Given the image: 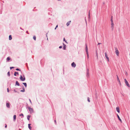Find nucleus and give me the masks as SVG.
<instances>
[{"mask_svg":"<svg viewBox=\"0 0 130 130\" xmlns=\"http://www.w3.org/2000/svg\"><path fill=\"white\" fill-rule=\"evenodd\" d=\"M30 100V102H31V101H30V100Z\"/></svg>","mask_w":130,"mask_h":130,"instance_id":"42","label":"nucleus"},{"mask_svg":"<svg viewBox=\"0 0 130 130\" xmlns=\"http://www.w3.org/2000/svg\"><path fill=\"white\" fill-rule=\"evenodd\" d=\"M59 47V48H62V46H60Z\"/></svg>","mask_w":130,"mask_h":130,"instance_id":"33","label":"nucleus"},{"mask_svg":"<svg viewBox=\"0 0 130 130\" xmlns=\"http://www.w3.org/2000/svg\"><path fill=\"white\" fill-rule=\"evenodd\" d=\"M110 21L111 23L113 22V17L112 16L111 18Z\"/></svg>","mask_w":130,"mask_h":130,"instance_id":"16","label":"nucleus"},{"mask_svg":"<svg viewBox=\"0 0 130 130\" xmlns=\"http://www.w3.org/2000/svg\"><path fill=\"white\" fill-rule=\"evenodd\" d=\"M101 44V43H98V45H99V44Z\"/></svg>","mask_w":130,"mask_h":130,"instance_id":"36","label":"nucleus"},{"mask_svg":"<svg viewBox=\"0 0 130 130\" xmlns=\"http://www.w3.org/2000/svg\"><path fill=\"white\" fill-rule=\"evenodd\" d=\"M20 116H22L23 117V116H24V115H23V114H22H22H21L20 115Z\"/></svg>","mask_w":130,"mask_h":130,"instance_id":"27","label":"nucleus"},{"mask_svg":"<svg viewBox=\"0 0 130 130\" xmlns=\"http://www.w3.org/2000/svg\"><path fill=\"white\" fill-rule=\"evenodd\" d=\"M58 27V25H57L56 26V27H55V29H56V28H57V27Z\"/></svg>","mask_w":130,"mask_h":130,"instance_id":"31","label":"nucleus"},{"mask_svg":"<svg viewBox=\"0 0 130 130\" xmlns=\"http://www.w3.org/2000/svg\"><path fill=\"white\" fill-rule=\"evenodd\" d=\"M88 101L89 102H90V100H89V98H88Z\"/></svg>","mask_w":130,"mask_h":130,"instance_id":"28","label":"nucleus"},{"mask_svg":"<svg viewBox=\"0 0 130 130\" xmlns=\"http://www.w3.org/2000/svg\"><path fill=\"white\" fill-rule=\"evenodd\" d=\"M14 92H16V91H15V90H14Z\"/></svg>","mask_w":130,"mask_h":130,"instance_id":"38","label":"nucleus"},{"mask_svg":"<svg viewBox=\"0 0 130 130\" xmlns=\"http://www.w3.org/2000/svg\"><path fill=\"white\" fill-rule=\"evenodd\" d=\"M117 80L118 81L120 84V80L119 79V77L117 75Z\"/></svg>","mask_w":130,"mask_h":130,"instance_id":"15","label":"nucleus"},{"mask_svg":"<svg viewBox=\"0 0 130 130\" xmlns=\"http://www.w3.org/2000/svg\"><path fill=\"white\" fill-rule=\"evenodd\" d=\"M7 74L9 76H10V72H8Z\"/></svg>","mask_w":130,"mask_h":130,"instance_id":"26","label":"nucleus"},{"mask_svg":"<svg viewBox=\"0 0 130 130\" xmlns=\"http://www.w3.org/2000/svg\"><path fill=\"white\" fill-rule=\"evenodd\" d=\"M96 56H97V58H98V53H96Z\"/></svg>","mask_w":130,"mask_h":130,"instance_id":"35","label":"nucleus"},{"mask_svg":"<svg viewBox=\"0 0 130 130\" xmlns=\"http://www.w3.org/2000/svg\"><path fill=\"white\" fill-rule=\"evenodd\" d=\"M7 125H6V124H5V128H6L7 127Z\"/></svg>","mask_w":130,"mask_h":130,"instance_id":"32","label":"nucleus"},{"mask_svg":"<svg viewBox=\"0 0 130 130\" xmlns=\"http://www.w3.org/2000/svg\"><path fill=\"white\" fill-rule=\"evenodd\" d=\"M71 65L72 67H75L76 66V65L75 64L74 62H73L71 64Z\"/></svg>","mask_w":130,"mask_h":130,"instance_id":"8","label":"nucleus"},{"mask_svg":"<svg viewBox=\"0 0 130 130\" xmlns=\"http://www.w3.org/2000/svg\"><path fill=\"white\" fill-rule=\"evenodd\" d=\"M10 59V58L9 57H8L6 59V60L8 61H9Z\"/></svg>","mask_w":130,"mask_h":130,"instance_id":"21","label":"nucleus"},{"mask_svg":"<svg viewBox=\"0 0 130 130\" xmlns=\"http://www.w3.org/2000/svg\"><path fill=\"white\" fill-rule=\"evenodd\" d=\"M28 108L29 110L30 113L33 112V109L32 108H31L29 107H28Z\"/></svg>","mask_w":130,"mask_h":130,"instance_id":"3","label":"nucleus"},{"mask_svg":"<svg viewBox=\"0 0 130 130\" xmlns=\"http://www.w3.org/2000/svg\"><path fill=\"white\" fill-rule=\"evenodd\" d=\"M66 45H64L63 47V49L64 50H65V49H66Z\"/></svg>","mask_w":130,"mask_h":130,"instance_id":"24","label":"nucleus"},{"mask_svg":"<svg viewBox=\"0 0 130 130\" xmlns=\"http://www.w3.org/2000/svg\"><path fill=\"white\" fill-rule=\"evenodd\" d=\"M16 118V116L15 115H14L13 116V120L14 121H15Z\"/></svg>","mask_w":130,"mask_h":130,"instance_id":"12","label":"nucleus"},{"mask_svg":"<svg viewBox=\"0 0 130 130\" xmlns=\"http://www.w3.org/2000/svg\"><path fill=\"white\" fill-rule=\"evenodd\" d=\"M13 68H14V67H11L10 68V69H11Z\"/></svg>","mask_w":130,"mask_h":130,"instance_id":"29","label":"nucleus"},{"mask_svg":"<svg viewBox=\"0 0 130 130\" xmlns=\"http://www.w3.org/2000/svg\"><path fill=\"white\" fill-rule=\"evenodd\" d=\"M124 80L125 82V83L126 85L129 88L130 87V86L127 80L126 79H124Z\"/></svg>","mask_w":130,"mask_h":130,"instance_id":"2","label":"nucleus"},{"mask_svg":"<svg viewBox=\"0 0 130 130\" xmlns=\"http://www.w3.org/2000/svg\"><path fill=\"white\" fill-rule=\"evenodd\" d=\"M31 125L30 124H28V128L30 130H31V127L30 126V125Z\"/></svg>","mask_w":130,"mask_h":130,"instance_id":"13","label":"nucleus"},{"mask_svg":"<svg viewBox=\"0 0 130 130\" xmlns=\"http://www.w3.org/2000/svg\"><path fill=\"white\" fill-rule=\"evenodd\" d=\"M16 70H17V71H18V70L20 71V70L19 69H18V68L17 69H16Z\"/></svg>","mask_w":130,"mask_h":130,"instance_id":"30","label":"nucleus"},{"mask_svg":"<svg viewBox=\"0 0 130 130\" xmlns=\"http://www.w3.org/2000/svg\"><path fill=\"white\" fill-rule=\"evenodd\" d=\"M117 116L118 117V118L119 119V120L121 122H122V120H121V119L120 118L119 116L118 115H117Z\"/></svg>","mask_w":130,"mask_h":130,"instance_id":"11","label":"nucleus"},{"mask_svg":"<svg viewBox=\"0 0 130 130\" xmlns=\"http://www.w3.org/2000/svg\"><path fill=\"white\" fill-rule=\"evenodd\" d=\"M71 22V21H69L67 23V26H68L70 25Z\"/></svg>","mask_w":130,"mask_h":130,"instance_id":"17","label":"nucleus"},{"mask_svg":"<svg viewBox=\"0 0 130 130\" xmlns=\"http://www.w3.org/2000/svg\"><path fill=\"white\" fill-rule=\"evenodd\" d=\"M17 74L18 75L19 74L18 73V72H14V76H15L16 75V74Z\"/></svg>","mask_w":130,"mask_h":130,"instance_id":"18","label":"nucleus"},{"mask_svg":"<svg viewBox=\"0 0 130 130\" xmlns=\"http://www.w3.org/2000/svg\"><path fill=\"white\" fill-rule=\"evenodd\" d=\"M111 28H112V29H113L114 27V24H113V22L111 23Z\"/></svg>","mask_w":130,"mask_h":130,"instance_id":"9","label":"nucleus"},{"mask_svg":"<svg viewBox=\"0 0 130 130\" xmlns=\"http://www.w3.org/2000/svg\"><path fill=\"white\" fill-rule=\"evenodd\" d=\"M7 92H9V89H8V88H7Z\"/></svg>","mask_w":130,"mask_h":130,"instance_id":"34","label":"nucleus"},{"mask_svg":"<svg viewBox=\"0 0 130 130\" xmlns=\"http://www.w3.org/2000/svg\"><path fill=\"white\" fill-rule=\"evenodd\" d=\"M12 39V37H11V35H9V39L10 40H11Z\"/></svg>","mask_w":130,"mask_h":130,"instance_id":"19","label":"nucleus"},{"mask_svg":"<svg viewBox=\"0 0 130 130\" xmlns=\"http://www.w3.org/2000/svg\"><path fill=\"white\" fill-rule=\"evenodd\" d=\"M86 52L87 53V57L88 59H89V55L88 54V48L87 47V44H86Z\"/></svg>","mask_w":130,"mask_h":130,"instance_id":"1","label":"nucleus"},{"mask_svg":"<svg viewBox=\"0 0 130 130\" xmlns=\"http://www.w3.org/2000/svg\"><path fill=\"white\" fill-rule=\"evenodd\" d=\"M20 79L22 81H24L25 80V78L24 76V77H22L21 75Z\"/></svg>","mask_w":130,"mask_h":130,"instance_id":"6","label":"nucleus"},{"mask_svg":"<svg viewBox=\"0 0 130 130\" xmlns=\"http://www.w3.org/2000/svg\"><path fill=\"white\" fill-rule=\"evenodd\" d=\"M10 104L9 103H6V107L8 108H10Z\"/></svg>","mask_w":130,"mask_h":130,"instance_id":"7","label":"nucleus"},{"mask_svg":"<svg viewBox=\"0 0 130 130\" xmlns=\"http://www.w3.org/2000/svg\"><path fill=\"white\" fill-rule=\"evenodd\" d=\"M58 0V1H60V0Z\"/></svg>","mask_w":130,"mask_h":130,"instance_id":"43","label":"nucleus"},{"mask_svg":"<svg viewBox=\"0 0 130 130\" xmlns=\"http://www.w3.org/2000/svg\"><path fill=\"white\" fill-rule=\"evenodd\" d=\"M30 116L28 115L27 116V118L28 120H29V118H30Z\"/></svg>","mask_w":130,"mask_h":130,"instance_id":"20","label":"nucleus"},{"mask_svg":"<svg viewBox=\"0 0 130 130\" xmlns=\"http://www.w3.org/2000/svg\"><path fill=\"white\" fill-rule=\"evenodd\" d=\"M115 51V53L117 55V56H119V51L117 48H116Z\"/></svg>","mask_w":130,"mask_h":130,"instance_id":"5","label":"nucleus"},{"mask_svg":"<svg viewBox=\"0 0 130 130\" xmlns=\"http://www.w3.org/2000/svg\"><path fill=\"white\" fill-rule=\"evenodd\" d=\"M23 84L24 85L25 87H26L27 84L26 83H23Z\"/></svg>","mask_w":130,"mask_h":130,"instance_id":"22","label":"nucleus"},{"mask_svg":"<svg viewBox=\"0 0 130 130\" xmlns=\"http://www.w3.org/2000/svg\"><path fill=\"white\" fill-rule=\"evenodd\" d=\"M65 42H66L67 43H68L67 42V41H65Z\"/></svg>","mask_w":130,"mask_h":130,"instance_id":"40","label":"nucleus"},{"mask_svg":"<svg viewBox=\"0 0 130 130\" xmlns=\"http://www.w3.org/2000/svg\"><path fill=\"white\" fill-rule=\"evenodd\" d=\"M117 111L118 112L120 113V110L119 108L118 107H117L116 108Z\"/></svg>","mask_w":130,"mask_h":130,"instance_id":"10","label":"nucleus"},{"mask_svg":"<svg viewBox=\"0 0 130 130\" xmlns=\"http://www.w3.org/2000/svg\"><path fill=\"white\" fill-rule=\"evenodd\" d=\"M25 89H23V90H21V91L22 92H24L25 91Z\"/></svg>","mask_w":130,"mask_h":130,"instance_id":"25","label":"nucleus"},{"mask_svg":"<svg viewBox=\"0 0 130 130\" xmlns=\"http://www.w3.org/2000/svg\"><path fill=\"white\" fill-rule=\"evenodd\" d=\"M36 37L35 36H34L33 37V39L35 40H36Z\"/></svg>","mask_w":130,"mask_h":130,"instance_id":"23","label":"nucleus"},{"mask_svg":"<svg viewBox=\"0 0 130 130\" xmlns=\"http://www.w3.org/2000/svg\"><path fill=\"white\" fill-rule=\"evenodd\" d=\"M105 57L107 59V61H109V57H108V55H107V53L106 52H105Z\"/></svg>","mask_w":130,"mask_h":130,"instance_id":"4","label":"nucleus"},{"mask_svg":"<svg viewBox=\"0 0 130 130\" xmlns=\"http://www.w3.org/2000/svg\"><path fill=\"white\" fill-rule=\"evenodd\" d=\"M129 56H130V53H129Z\"/></svg>","mask_w":130,"mask_h":130,"instance_id":"41","label":"nucleus"},{"mask_svg":"<svg viewBox=\"0 0 130 130\" xmlns=\"http://www.w3.org/2000/svg\"><path fill=\"white\" fill-rule=\"evenodd\" d=\"M90 12H89V16H90Z\"/></svg>","mask_w":130,"mask_h":130,"instance_id":"39","label":"nucleus"},{"mask_svg":"<svg viewBox=\"0 0 130 130\" xmlns=\"http://www.w3.org/2000/svg\"><path fill=\"white\" fill-rule=\"evenodd\" d=\"M15 85L18 86H19L20 85L19 84L17 81L16 82Z\"/></svg>","mask_w":130,"mask_h":130,"instance_id":"14","label":"nucleus"},{"mask_svg":"<svg viewBox=\"0 0 130 130\" xmlns=\"http://www.w3.org/2000/svg\"><path fill=\"white\" fill-rule=\"evenodd\" d=\"M63 41H65V38H63Z\"/></svg>","mask_w":130,"mask_h":130,"instance_id":"37","label":"nucleus"}]
</instances>
